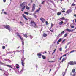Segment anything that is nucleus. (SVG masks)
<instances>
[{"label": "nucleus", "mask_w": 76, "mask_h": 76, "mask_svg": "<svg viewBox=\"0 0 76 76\" xmlns=\"http://www.w3.org/2000/svg\"><path fill=\"white\" fill-rule=\"evenodd\" d=\"M17 36H18V37L20 38V39H21L22 42V44L23 45H23H24V42H23V38L20 35V34H19L18 33H16Z\"/></svg>", "instance_id": "f257e3e1"}, {"label": "nucleus", "mask_w": 76, "mask_h": 76, "mask_svg": "<svg viewBox=\"0 0 76 76\" xmlns=\"http://www.w3.org/2000/svg\"><path fill=\"white\" fill-rule=\"evenodd\" d=\"M25 2L20 4V7H22L21 10V11H22V12H23V10L25 9L26 6H25Z\"/></svg>", "instance_id": "f03ea898"}, {"label": "nucleus", "mask_w": 76, "mask_h": 76, "mask_svg": "<svg viewBox=\"0 0 76 76\" xmlns=\"http://www.w3.org/2000/svg\"><path fill=\"white\" fill-rule=\"evenodd\" d=\"M25 60V58H24V56H23V57L21 59V64L24 67V65H25V63H24V60Z\"/></svg>", "instance_id": "7ed1b4c3"}, {"label": "nucleus", "mask_w": 76, "mask_h": 76, "mask_svg": "<svg viewBox=\"0 0 76 76\" xmlns=\"http://www.w3.org/2000/svg\"><path fill=\"white\" fill-rule=\"evenodd\" d=\"M30 24L33 26H34V28H37L38 27L36 25V24H35V22L33 21H31L30 23Z\"/></svg>", "instance_id": "20e7f679"}, {"label": "nucleus", "mask_w": 76, "mask_h": 76, "mask_svg": "<svg viewBox=\"0 0 76 76\" xmlns=\"http://www.w3.org/2000/svg\"><path fill=\"white\" fill-rule=\"evenodd\" d=\"M4 27L10 31H12V30L11 29L9 25L4 26Z\"/></svg>", "instance_id": "39448f33"}, {"label": "nucleus", "mask_w": 76, "mask_h": 76, "mask_svg": "<svg viewBox=\"0 0 76 76\" xmlns=\"http://www.w3.org/2000/svg\"><path fill=\"white\" fill-rule=\"evenodd\" d=\"M76 64V61H70L68 64V65H73Z\"/></svg>", "instance_id": "423d86ee"}, {"label": "nucleus", "mask_w": 76, "mask_h": 76, "mask_svg": "<svg viewBox=\"0 0 76 76\" xmlns=\"http://www.w3.org/2000/svg\"><path fill=\"white\" fill-rule=\"evenodd\" d=\"M35 9V4H33L32 6V10L33 11H34Z\"/></svg>", "instance_id": "0eeeda50"}, {"label": "nucleus", "mask_w": 76, "mask_h": 76, "mask_svg": "<svg viewBox=\"0 0 76 76\" xmlns=\"http://www.w3.org/2000/svg\"><path fill=\"white\" fill-rule=\"evenodd\" d=\"M65 31H66L67 32H71V31L72 30L67 28L65 30Z\"/></svg>", "instance_id": "6e6552de"}, {"label": "nucleus", "mask_w": 76, "mask_h": 76, "mask_svg": "<svg viewBox=\"0 0 76 76\" xmlns=\"http://www.w3.org/2000/svg\"><path fill=\"white\" fill-rule=\"evenodd\" d=\"M71 12L72 10H69L66 12V13H67V14H69V13H70V12Z\"/></svg>", "instance_id": "1a4fd4ad"}, {"label": "nucleus", "mask_w": 76, "mask_h": 76, "mask_svg": "<svg viewBox=\"0 0 76 76\" xmlns=\"http://www.w3.org/2000/svg\"><path fill=\"white\" fill-rule=\"evenodd\" d=\"M23 16L24 18L26 20H28V18H26V16L24 15V14L22 15Z\"/></svg>", "instance_id": "9d476101"}, {"label": "nucleus", "mask_w": 76, "mask_h": 76, "mask_svg": "<svg viewBox=\"0 0 76 76\" xmlns=\"http://www.w3.org/2000/svg\"><path fill=\"white\" fill-rule=\"evenodd\" d=\"M23 16L24 18L26 20H28V18H26V16L24 15V14L22 15Z\"/></svg>", "instance_id": "9b49d317"}, {"label": "nucleus", "mask_w": 76, "mask_h": 76, "mask_svg": "<svg viewBox=\"0 0 76 76\" xmlns=\"http://www.w3.org/2000/svg\"><path fill=\"white\" fill-rule=\"evenodd\" d=\"M40 19L42 22H44L45 21V19L43 18H41Z\"/></svg>", "instance_id": "f8f14e48"}, {"label": "nucleus", "mask_w": 76, "mask_h": 76, "mask_svg": "<svg viewBox=\"0 0 76 76\" xmlns=\"http://www.w3.org/2000/svg\"><path fill=\"white\" fill-rule=\"evenodd\" d=\"M4 60H5V61H8L9 62H10V63L11 62V61H10V60H9V59H4Z\"/></svg>", "instance_id": "ddd939ff"}, {"label": "nucleus", "mask_w": 76, "mask_h": 76, "mask_svg": "<svg viewBox=\"0 0 76 76\" xmlns=\"http://www.w3.org/2000/svg\"><path fill=\"white\" fill-rule=\"evenodd\" d=\"M38 56H39L38 58H41V54H40V53H38L37 54Z\"/></svg>", "instance_id": "4468645a"}, {"label": "nucleus", "mask_w": 76, "mask_h": 76, "mask_svg": "<svg viewBox=\"0 0 76 76\" xmlns=\"http://www.w3.org/2000/svg\"><path fill=\"white\" fill-rule=\"evenodd\" d=\"M6 66L7 67H14V65H7Z\"/></svg>", "instance_id": "2eb2a0df"}, {"label": "nucleus", "mask_w": 76, "mask_h": 76, "mask_svg": "<svg viewBox=\"0 0 76 76\" xmlns=\"http://www.w3.org/2000/svg\"><path fill=\"white\" fill-rule=\"evenodd\" d=\"M13 53V52H12L11 51L7 53V54H12Z\"/></svg>", "instance_id": "dca6fc26"}, {"label": "nucleus", "mask_w": 76, "mask_h": 76, "mask_svg": "<svg viewBox=\"0 0 76 76\" xmlns=\"http://www.w3.org/2000/svg\"><path fill=\"white\" fill-rule=\"evenodd\" d=\"M61 12H59L57 13V15L58 16H59L60 15H61Z\"/></svg>", "instance_id": "f3484780"}, {"label": "nucleus", "mask_w": 76, "mask_h": 76, "mask_svg": "<svg viewBox=\"0 0 76 76\" xmlns=\"http://www.w3.org/2000/svg\"><path fill=\"white\" fill-rule=\"evenodd\" d=\"M0 64H1V65H5V64H4L3 63H2L1 61H0Z\"/></svg>", "instance_id": "a211bd4d"}, {"label": "nucleus", "mask_w": 76, "mask_h": 76, "mask_svg": "<svg viewBox=\"0 0 76 76\" xmlns=\"http://www.w3.org/2000/svg\"><path fill=\"white\" fill-rule=\"evenodd\" d=\"M43 36H44V37H46L47 36V35L46 34L44 33L43 34Z\"/></svg>", "instance_id": "6ab92c4d"}, {"label": "nucleus", "mask_w": 76, "mask_h": 76, "mask_svg": "<svg viewBox=\"0 0 76 76\" xmlns=\"http://www.w3.org/2000/svg\"><path fill=\"white\" fill-rule=\"evenodd\" d=\"M63 21H61L59 23V24L60 25H61L63 24Z\"/></svg>", "instance_id": "aec40b11"}, {"label": "nucleus", "mask_w": 76, "mask_h": 76, "mask_svg": "<svg viewBox=\"0 0 76 76\" xmlns=\"http://www.w3.org/2000/svg\"><path fill=\"white\" fill-rule=\"evenodd\" d=\"M40 9H41V8H39V9L38 10H37L36 11V12H39V10H40Z\"/></svg>", "instance_id": "412c9836"}, {"label": "nucleus", "mask_w": 76, "mask_h": 76, "mask_svg": "<svg viewBox=\"0 0 76 76\" xmlns=\"http://www.w3.org/2000/svg\"><path fill=\"white\" fill-rule=\"evenodd\" d=\"M42 57L43 58V59H45L46 58V57L45 56H44L42 55Z\"/></svg>", "instance_id": "4be33fe9"}, {"label": "nucleus", "mask_w": 76, "mask_h": 76, "mask_svg": "<svg viewBox=\"0 0 76 76\" xmlns=\"http://www.w3.org/2000/svg\"><path fill=\"white\" fill-rule=\"evenodd\" d=\"M64 31H63L61 33V34L59 35V36H60V34L63 35V34H64Z\"/></svg>", "instance_id": "5701e85b"}, {"label": "nucleus", "mask_w": 76, "mask_h": 76, "mask_svg": "<svg viewBox=\"0 0 76 76\" xmlns=\"http://www.w3.org/2000/svg\"><path fill=\"white\" fill-rule=\"evenodd\" d=\"M24 14H26V15H29V13L27 12H24Z\"/></svg>", "instance_id": "b1692460"}, {"label": "nucleus", "mask_w": 76, "mask_h": 76, "mask_svg": "<svg viewBox=\"0 0 76 76\" xmlns=\"http://www.w3.org/2000/svg\"><path fill=\"white\" fill-rule=\"evenodd\" d=\"M26 8L27 10H29V9H30V8L28 6H26Z\"/></svg>", "instance_id": "393cba45"}, {"label": "nucleus", "mask_w": 76, "mask_h": 76, "mask_svg": "<svg viewBox=\"0 0 76 76\" xmlns=\"http://www.w3.org/2000/svg\"><path fill=\"white\" fill-rule=\"evenodd\" d=\"M75 50H72L71 52H70L69 53V54H70V53H73V52H75Z\"/></svg>", "instance_id": "a878e982"}, {"label": "nucleus", "mask_w": 76, "mask_h": 76, "mask_svg": "<svg viewBox=\"0 0 76 76\" xmlns=\"http://www.w3.org/2000/svg\"><path fill=\"white\" fill-rule=\"evenodd\" d=\"M23 35L25 37H26V38H27L28 36L26 35V34H23Z\"/></svg>", "instance_id": "bb28decb"}, {"label": "nucleus", "mask_w": 76, "mask_h": 76, "mask_svg": "<svg viewBox=\"0 0 76 76\" xmlns=\"http://www.w3.org/2000/svg\"><path fill=\"white\" fill-rule=\"evenodd\" d=\"M15 67H19V65L18 64H16L15 65Z\"/></svg>", "instance_id": "cd10ccee"}, {"label": "nucleus", "mask_w": 76, "mask_h": 76, "mask_svg": "<svg viewBox=\"0 0 76 76\" xmlns=\"http://www.w3.org/2000/svg\"><path fill=\"white\" fill-rule=\"evenodd\" d=\"M60 19H61L62 20H64V17L61 18Z\"/></svg>", "instance_id": "c85d7f7f"}, {"label": "nucleus", "mask_w": 76, "mask_h": 76, "mask_svg": "<svg viewBox=\"0 0 76 76\" xmlns=\"http://www.w3.org/2000/svg\"><path fill=\"white\" fill-rule=\"evenodd\" d=\"M65 58H63L62 60V61H61V62H63V61H64V60H65Z\"/></svg>", "instance_id": "c756f323"}, {"label": "nucleus", "mask_w": 76, "mask_h": 76, "mask_svg": "<svg viewBox=\"0 0 76 76\" xmlns=\"http://www.w3.org/2000/svg\"><path fill=\"white\" fill-rule=\"evenodd\" d=\"M59 51H60L61 52L62 51V48H60L59 49Z\"/></svg>", "instance_id": "7c9ffc66"}, {"label": "nucleus", "mask_w": 76, "mask_h": 76, "mask_svg": "<svg viewBox=\"0 0 76 76\" xmlns=\"http://www.w3.org/2000/svg\"><path fill=\"white\" fill-rule=\"evenodd\" d=\"M62 39H60L58 40V41H59V42H60L61 41Z\"/></svg>", "instance_id": "2f4dec72"}, {"label": "nucleus", "mask_w": 76, "mask_h": 76, "mask_svg": "<svg viewBox=\"0 0 76 76\" xmlns=\"http://www.w3.org/2000/svg\"><path fill=\"white\" fill-rule=\"evenodd\" d=\"M48 62H50V63H53L54 62V61H49Z\"/></svg>", "instance_id": "473e14b6"}, {"label": "nucleus", "mask_w": 76, "mask_h": 76, "mask_svg": "<svg viewBox=\"0 0 76 76\" xmlns=\"http://www.w3.org/2000/svg\"><path fill=\"white\" fill-rule=\"evenodd\" d=\"M29 37L31 39H32V36L31 35H29Z\"/></svg>", "instance_id": "72a5a7b5"}, {"label": "nucleus", "mask_w": 76, "mask_h": 76, "mask_svg": "<svg viewBox=\"0 0 76 76\" xmlns=\"http://www.w3.org/2000/svg\"><path fill=\"white\" fill-rule=\"evenodd\" d=\"M32 18H28V19H29V20H31L32 19Z\"/></svg>", "instance_id": "f704fd0d"}, {"label": "nucleus", "mask_w": 76, "mask_h": 76, "mask_svg": "<svg viewBox=\"0 0 76 76\" xmlns=\"http://www.w3.org/2000/svg\"><path fill=\"white\" fill-rule=\"evenodd\" d=\"M5 48L6 47H5V46H2L3 49H5Z\"/></svg>", "instance_id": "c9c22d12"}, {"label": "nucleus", "mask_w": 76, "mask_h": 76, "mask_svg": "<svg viewBox=\"0 0 76 76\" xmlns=\"http://www.w3.org/2000/svg\"><path fill=\"white\" fill-rule=\"evenodd\" d=\"M67 34H66L64 35V37H67Z\"/></svg>", "instance_id": "e433bc0d"}, {"label": "nucleus", "mask_w": 76, "mask_h": 76, "mask_svg": "<svg viewBox=\"0 0 76 76\" xmlns=\"http://www.w3.org/2000/svg\"><path fill=\"white\" fill-rule=\"evenodd\" d=\"M45 1H43L42 2V4H44L45 2Z\"/></svg>", "instance_id": "4c0bfd02"}, {"label": "nucleus", "mask_w": 76, "mask_h": 76, "mask_svg": "<svg viewBox=\"0 0 76 76\" xmlns=\"http://www.w3.org/2000/svg\"><path fill=\"white\" fill-rule=\"evenodd\" d=\"M51 28H53V24L52 23H51Z\"/></svg>", "instance_id": "58836bf2"}, {"label": "nucleus", "mask_w": 76, "mask_h": 76, "mask_svg": "<svg viewBox=\"0 0 76 76\" xmlns=\"http://www.w3.org/2000/svg\"><path fill=\"white\" fill-rule=\"evenodd\" d=\"M64 41H66V39H64L63 40L62 42V43L63 42H64Z\"/></svg>", "instance_id": "ea45409f"}, {"label": "nucleus", "mask_w": 76, "mask_h": 76, "mask_svg": "<svg viewBox=\"0 0 76 76\" xmlns=\"http://www.w3.org/2000/svg\"><path fill=\"white\" fill-rule=\"evenodd\" d=\"M62 57H63L61 56V57L60 58V59H59V60H61V58H62Z\"/></svg>", "instance_id": "a19ab883"}, {"label": "nucleus", "mask_w": 76, "mask_h": 76, "mask_svg": "<svg viewBox=\"0 0 76 76\" xmlns=\"http://www.w3.org/2000/svg\"><path fill=\"white\" fill-rule=\"evenodd\" d=\"M6 56V55H5V54H3V55H1V57H2L3 56Z\"/></svg>", "instance_id": "79ce46f5"}, {"label": "nucleus", "mask_w": 76, "mask_h": 76, "mask_svg": "<svg viewBox=\"0 0 76 76\" xmlns=\"http://www.w3.org/2000/svg\"><path fill=\"white\" fill-rule=\"evenodd\" d=\"M59 42H59V41H58L57 42V44H59Z\"/></svg>", "instance_id": "37998d69"}, {"label": "nucleus", "mask_w": 76, "mask_h": 76, "mask_svg": "<svg viewBox=\"0 0 76 76\" xmlns=\"http://www.w3.org/2000/svg\"><path fill=\"white\" fill-rule=\"evenodd\" d=\"M34 17H35V18H37V16L36 15H34Z\"/></svg>", "instance_id": "c03bdc74"}, {"label": "nucleus", "mask_w": 76, "mask_h": 76, "mask_svg": "<svg viewBox=\"0 0 76 76\" xmlns=\"http://www.w3.org/2000/svg\"><path fill=\"white\" fill-rule=\"evenodd\" d=\"M67 51H69V50H68L67 49H66V50H65V53H66V52H67Z\"/></svg>", "instance_id": "a18cd8bd"}, {"label": "nucleus", "mask_w": 76, "mask_h": 76, "mask_svg": "<svg viewBox=\"0 0 76 76\" xmlns=\"http://www.w3.org/2000/svg\"><path fill=\"white\" fill-rule=\"evenodd\" d=\"M57 39H56L55 41V44H56V42H57Z\"/></svg>", "instance_id": "49530a36"}, {"label": "nucleus", "mask_w": 76, "mask_h": 76, "mask_svg": "<svg viewBox=\"0 0 76 76\" xmlns=\"http://www.w3.org/2000/svg\"><path fill=\"white\" fill-rule=\"evenodd\" d=\"M45 22H46V25H48V22H47V21H46Z\"/></svg>", "instance_id": "de8ad7c7"}, {"label": "nucleus", "mask_w": 76, "mask_h": 76, "mask_svg": "<svg viewBox=\"0 0 76 76\" xmlns=\"http://www.w3.org/2000/svg\"><path fill=\"white\" fill-rule=\"evenodd\" d=\"M74 27H75V26H71V28H74Z\"/></svg>", "instance_id": "09e8293b"}, {"label": "nucleus", "mask_w": 76, "mask_h": 76, "mask_svg": "<svg viewBox=\"0 0 76 76\" xmlns=\"http://www.w3.org/2000/svg\"><path fill=\"white\" fill-rule=\"evenodd\" d=\"M66 56V54H65L64 55H63L62 57H64V56Z\"/></svg>", "instance_id": "8fccbe9b"}, {"label": "nucleus", "mask_w": 76, "mask_h": 76, "mask_svg": "<svg viewBox=\"0 0 76 76\" xmlns=\"http://www.w3.org/2000/svg\"><path fill=\"white\" fill-rule=\"evenodd\" d=\"M70 42L67 43V45H69V44H70Z\"/></svg>", "instance_id": "3c124183"}, {"label": "nucleus", "mask_w": 76, "mask_h": 76, "mask_svg": "<svg viewBox=\"0 0 76 76\" xmlns=\"http://www.w3.org/2000/svg\"><path fill=\"white\" fill-rule=\"evenodd\" d=\"M55 51H56V49H55V50L54 51V52L53 53H52V54H53L54 53Z\"/></svg>", "instance_id": "603ef678"}, {"label": "nucleus", "mask_w": 76, "mask_h": 76, "mask_svg": "<svg viewBox=\"0 0 76 76\" xmlns=\"http://www.w3.org/2000/svg\"><path fill=\"white\" fill-rule=\"evenodd\" d=\"M3 1L4 2H6V0H3Z\"/></svg>", "instance_id": "864d4df0"}, {"label": "nucleus", "mask_w": 76, "mask_h": 76, "mask_svg": "<svg viewBox=\"0 0 76 76\" xmlns=\"http://www.w3.org/2000/svg\"><path fill=\"white\" fill-rule=\"evenodd\" d=\"M4 14L5 15H6V14H7V13L6 12H4Z\"/></svg>", "instance_id": "5fc2aeb1"}, {"label": "nucleus", "mask_w": 76, "mask_h": 76, "mask_svg": "<svg viewBox=\"0 0 76 76\" xmlns=\"http://www.w3.org/2000/svg\"><path fill=\"white\" fill-rule=\"evenodd\" d=\"M29 15H31L32 16V15H33V14L32 13H30V14H29Z\"/></svg>", "instance_id": "6e6d98bb"}, {"label": "nucleus", "mask_w": 76, "mask_h": 76, "mask_svg": "<svg viewBox=\"0 0 76 76\" xmlns=\"http://www.w3.org/2000/svg\"><path fill=\"white\" fill-rule=\"evenodd\" d=\"M72 6H75V4H73V3Z\"/></svg>", "instance_id": "4d7b16f0"}, {"label": "nucleus", "mask_w": 76, "mask_h": 76, "mask_svg": "<svg viewBox=\"0 0 76 76\" xmlns=\"http://www.w3.org/2000/svg\"><path fill=\"white\" fill-rule=\"evenodd\" d=\"M67 45L65 46V49H66V48H67Z\"/></svg>", "instance_id": "13d9d810"}, {"label": "nucleus", "mask_w": 76, "mask_h": 76, "mask_svg": "<svg viewBox=\"0 0 76 76\" xmlns=\"http://www.w3.org/2000/svg\"><path fill=\"white\" fill-rule=\"evenodd\" d=\"M74 16H75V17H76V14H74Z\"/></svg>", "instance_id": "bf43d9fd"}, {"label": "nucleus", "mask_w": 76, "mask_h": 76, "mask_svg": "<svg viewBox=\"0 0 76 76\" xmlns=\"http://www.w3.org/2000/svg\"><path fill=\"white\" fill-rule=\"evenodd\" d=\"M63 13H64L65 12V11L63 10L62 11Z\"/></svg>", "instance_id": "052dcab7"}, {"label": "nucleus", "mask_w": 76, "mask_h": 76, "mask_svg": "<svg viewBox=\"0 0 76 76\" xmlns=\"http://www.w3.org/2000/svg\"><path fill=\"white\" fill-rule=\"evenodd\" d=\"M62 10H65V8H62Z\"/></svg>", "instance_id": "680f3d73"}, {"label": "nucleus", "mask_w": 76, "mask_h": 76, "mask_svg": "<svg viewBox=\"0 0 76 76\" xmlns=\"http://www.w3.org/2000/svg\"><path fill=\"white\" fill-rule=\"evenodd\" d=\"M21 25H22V26L23 25V23H22V24H21Z\"/></svg>", "instance_id": "e2e57ef3"}, {"label": "nucleus", "mask_w": 76, "mask_h": 76, "mask_svg": "<svg viewBox=\"0 0 76 76\" xmlns=\"http://www.w3.org/2000/svg\"><path fill=\"white\" fill-rule=\"evenodd\" d=\"M75 10H76V7H75Z\"/></svg>", "instance_id": "0e129e2a"}, {"label": "nucleus", "mask_w": 76, "mask_h": 76, "mask_svg": "<svg viewBox=\"0 0 76 76\" xmlns=\"http://www.w3.org/2000/svg\"><path fill=\"white\" fill-rule=\"evenodd\" d=\"M23 23L22 22H20V23Z\"/></svg>", "instance_id": "69168bd1"}, {"label": "nucleus", "mask_w": 76, "mask_h": 76, "mask_svg": "<svg viewBox=\"0 0 76 76\" xmlns=\"http://www.w3.org/2000/svg\"><path fill=\"white\" fill-rule=\"evenodd\" d=\"M75 22H76V19H75Z\"/></svg>", "instance_id": "338daca9"}, {"label": "nucleus", "mask_w": 76, "mask_h": 76, "mask_svg": "<svg viewBox=\"0 0 76 76\" xmlns=\"http://www.w3.org/2000/svg\"><path fill=\"white\" fill-rule=\"evenodd\" d=\"M51 3H53V1H51Z\"/></svg>", "instance_id": "774afa93"}]
</instances>
